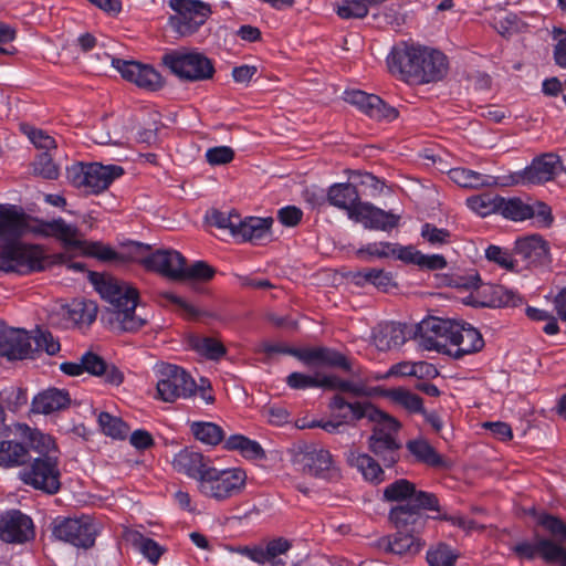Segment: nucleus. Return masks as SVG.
Wrapping results in <instances>:
<instances>
[{
    "label": "nucleus",
    "mask_w": 566,
    "mask_h": 566,
    "mask_svg": "<svg viewBox=\"0 0 566 566\" xmlns=\"http://www.w3.org/2000/svg\"><path fill=\"white\" fill-rule=\"evenodd\" d=\"M538 523L555 538L566 541V524L562 520L552 515H542Z\"/></svg>",
    "instance_id": "obj_61"
},
{
    "label": "nucleus",
    "mask_w": 566,
    "mask_h": 566,
    "mask_svg": "<svg viewBox=\"0 0 566 566\" xmlns=\"http://www.w3.org/2000/svg\"><path fill=\"white\" fill-rule=\"evenodd\" d=\"M499 213L513 221H523L533 218L535 210L520 198L505 199L502 197Z\"/></svg>",
    "instance_id": "obj_43"
},
{
    "label": "nucleus",
    "mask_w": 566,
    "mask_h": 566,
    "mask_svg": "<svg viewBox=\"0 0 566 566\" xmlns=\"http://www.w3.org/2000/svg\"><path fill=\"white\" fill-rule=\"evenodd\" d=\"M409 452L420 462L430 467H440L443 464L442 457L424 439H415L407 442Z\"/></svg>",
    "instance_id": "obj_40"
},
{
    "label": "nucleus",
    "mask_w": 566,
    "mask_h": 566,
    "mask_svg": "<svg viewBox=\"0 0 566 566\" xmlns=\"http://www.w3.org/2000/svg\"><path fill=\"white\" fill-rule=\"evenodd\" d=\"M83 371H86L93 376H102L105 371L106 361L94 353H86L82 356Z\"/></svg>",
    "instance_id": "obj_64"
},
{
    "label": "nucleus",
    "mask_w": 566,
    "mask_h": 566,
    "mask_svg": "<svg viewBox=\"0 0 566 566\" xmlns=\"http://www.w3.org/2000/svg\"><path fill=\"white\" fill-rule=\"evenodd\" d=\"M273 223L272 218L240 217V224L234 230V238L242 241L255 242L266 238L270 234V228Z\"/></svg>",
    "instance_id": "obj_34"
},
{
    "label": "nucleus",
    "mask_w": 566,
    "mask_h": 566,
    "mask_svg": "<svg viewBox=\"0 0 566 566\" xmlns=\"http://www.w3.org/2000/svg\"><path fill=\"white\" fill-rule=\"evenodd\" d=\"M345 101L356 106L370 118L377 120H394L398 117V111L387 105L379 96L367 94L363 91L345 92Z\"/></svg>",
    "instance_id": "obj_20"
},
{
    "label": "nucleus",
    "mask_w": 566,
    "mask_h": 566,
    "mask_svg": "<svg viewBox=\"0 0 566 566\" xmlns=\"http://www.w3.org/2000/svg\"><path fill=\"white\" fill-rule=\"evenodd\" d=\"M156 376L157 398L165 402L190 398L197 391V384L193 378L177 365H158Z\"/></svg>",
    "instance_id": "obj_8"
},
{
    "label": "nucleus",
    "mask_w": 566,
    "mask_h": 566,
    "mask_svg": "<svg viewBox=\"0 0 566 566\" xmlns=\"http://www.w3.org/2000/svg\"><path fill=\"white\" fill-rule=\"evenodd\" d=\"M28 229V217L15 206L0 203V240L12 242Z\"/></svg>",
    "instance_id": "obj_29"
},
{
    "label": "nucleus",
    "mask_w": 566,
    "mask_h": 566,
    "mask_svg": "<svg viewBox=\"0 0 566 566\" xmlns=\"http://www.w3.org/2000/svg\"><path fill=\"white\" fill-rule=\"evenodd\" d=\"M19 475L25 484L49 494L56 493L61 486L57 460L52 455L35 458Z\"/></svg>",
    "instance_id": "obj_12"
},
{
    "label": "nucleus",
    "mask_w": 566,
    "mask_h": 566,
    "mask_svg": "<svg viewBox=\"0 0 566 566\" xmlns=\"http://www.w3.org/2000/svg\"><path fill=\"white\" fill-rule=\"evenodd\" d=\"M452 322L451 319L428 317L418 324L415 340L424 350H436L449 355L451 353Z\"/></svg>",
    "instance_id": "obj_13"
},
{
    "label": "nucleus",
    "mask_w": 566,
    "mask_h": 566,
    "mask_svg": "<svg viewBox=\"0 0 566 566\" xmlns=\"http://www.w3.org/2000/svg\"><path fill=\"white\" fill-rule=\"evenodd\" d=\"M370 402H349L342 395H335L329 401V409L335 412V420L318 423L317 426L329 433H337L340 427L345 424L355 423L360 419H350L349 416L353 413V406L355 405H369Z\"/></svg>",
    "instance_id": "obj_30"
},
{
    "label": "nucleus",
    "mask_w": 566,
    "mask_h": 566,
    "mask_svg": "<svg viewBox=\"0 0 566 566\" xmlns=\"http://www.w3.org/2000/svg\"><path fill=\"white\" fill-rule=\"evenodd\" d=\"M214 269L205 261H196L190 266L186 264L182 268V277L180 280H201L209 281L214 276Z\"/></svg>",
    "instance_id": "obj_54"
},
{
    "label": "nucleus",
    "mask_w": 566,
    "mask_h": 566,
    "mask_svg": "<svg viewBox=\"0 0 566 566\" xmlns=\"http://www.w3.org/2000/svg\"><path fill=\"white\" fill-rule=\"evenodd\" d=\"M190 430L197 440L209 446H217L224 439L222 428L213 422L196 421Z\"/></svg>",
    "instance_id": "obj_45"
},
{
    "label": "nucleus",
    "mask_w": 566,
    "mask_h": 566,
    "mask_svg": "<svg viewBox=\"0 0 566 566\" xmlns=\"http://www.w3.org/2000/svg\"><path fill=\"white\" fill-rule=\"evenodd\" d=\"M396 243L390 242H376L369 243L359 249L357 254L368 260V258H391L395 255Z\"/></svg>",
    "instance_id": "obj_56"
},
{
    "label": "nucleus",
    "mask_w": 566,
    "mask_h": 566,
    "mask_svg": "<svg viewBox=\"0 0 566 566\" xmlns=\"http://www.w3.org/2000/svg\"><path fill=\"white\" fill-rule=\"evenodd\" d=\"M406 339L405 326L399 323L381 324L373 333L375 346L382 352L401 346Z\"/></svg>",
    "instance_id": "obj_33"
},
{
    "label": "nucleus",
    "mask_w": 566,
    "mask_h": 566,
    "mask_svg": "<svg viewBox=\"0 0 566 566\" xmlns=\"http://www.w3.org/2000/svg\"><path fill=\"white\" fill-rule=\"evenodd\" d=\"M158 296L161 300H166L167 302L174 304L177 307V311L188 319H197L202 314V312L195 305L188 303L186 300L174 294L172 292H159Z\"/></svg>",
    "instance_id": "obj_53"
},
{
    "label": "nucleus",
    "mask_w": 566,
    "mask_h": 566,
    "mask_svg": "<svg viewBox=\"0 0 566 566\" xmlns=\"http://www.w3.org/2000/svg\"><path fill=\"white\" fill-rule=\"evenodd\" d=\"M327 375L316 373L315 375H305L302 373H292L287 376L286 382L293 389L324 388L326 389Z\"/></svg>",
    "instance_id": "obj_47"
},
{
    "label": "nucleus",
    "mask_w": 566,
    "mask_h": 566,
    "mask_svg": "<svg viewBox=\"0 0 566 566\" xmlns=\"http://www.w3.org/2000/svg\"><path fill=\"white\" fill-rule=\"evenodd\" d=\"M450 179L463 188H481L495 186L496 179L467 168H453L449 171Z\"/></svg>",
    "instance_id": "obj_38"
},
{
    "label": "nucleus",
    "mask_w": 566,
    "mask_h": 566,
    "mask_svg": "<svg viewBox=\"0 0 566 566\" xmlns=\"http://www.w3.org/2000/svg\"><path fill=\"white\" fill-rule=\"evenodd\" d=\"M24 133L36 148L48 151L56 147L55 139L41 129L28 127L24 128Z\"/></svg>",
    "instance_id": "obj_62"
},
{
    "label": "nucleus",
    "mask_w": 566,
    "mask_h": 566,
    "mask_svg": "<svg viewBox=\"0 0 566 566\" xmlns=\"http://www.w3.org/2000/svg\"><path fill=\"white\" fill-rule=\"evenodd\" d=\"M560 164L559 157L547 153L535 158L520 175L516 182L521 184H543L554 178L557 166Z\"/></svg>",
    "instance_id": "obj_26"
},
{
    "label": "nucleus",
    "mask_w": 566,
    "mask_h": 566,
    "mask_svg": "<svg viewBox=\"0 0 566 566\" xmlns=\"http://www.w3.org/2000/svg\"><path fill=\"white\" fill-rule=\"evenodd\" d=\"M172 465L178 472L197 480L198 484H200L202 475L206 474L205 472L211 468L207 464L202 453L189 449L178 452L174 458Z\"/></svg>",
    "instance_id": "obj_31"
},
{
    "label": "nucleus",
    "mask_w": 566,
    "mask_h": 566,
    "mask_svg": "<svg viewBox=\"0 0 566 566\" xmlns=\"http://www.w3.org/2000/svg\"><path fill=\"white\" fill-rule=\"evenodd\" d=\"M124 174V169L117 165L75 164L66 169L70 182L90 193H98Z\"/></svg>",
    "instance_id": "obj_7"
},
{
    "label": "nucleus",
    "mask_w": 566,
    "mask_h": 566,
    "mask_svg": "<svg viewBox=\"0 0 566 566\" xmlns=\"http://www.w3.org/2000/svg\"><path fill=\"white\" fill-rule=\"evenodd\" d=\"M112 66L120 73L124 80L140 88L155 92L164 86L163 76L150 65L114 57Z\"/></svg>",
    "instance_id": "obj_15"
},
{
    "label": "nucleus",
    "mask_w": 566,
    "mask_h": 566,
    "mask_svg": "<svg viewBox=\"0 0 566 566\" xmlns=\"http://www.w3.org/2000/svg\"><path fill=\"white\" fill-rule=\"evenodd\" d=\"M34 342L38 349L44 350L51 356L57 354L61 348L60 343L48 331L38 329Z\"/></svg>",
    "instance_id": "obj_63"
},
{
    "label": "nucleus",
    "mask_w": 566,
    "mask_h": 566,
    "mask_svg": "<svg viewBox=\"0 0 566 566\" xmlns=\"http://www.w3.org/2000/svg\"><path fill=\"white\" fill-rule=\"evenodd\" d=\"M386 502H396L389 511V521L395 527H405L411 524L416 530L424 528L428 516L422 511L440 512L439 500L436 494L419 491L415 483L407 479H399L388 484L382 492Z\"/></svg>",
    "instance_id": "obj_2"
},
{
    "label": "nucleus",
    "mask_w": 566,
    "mask_h": 566,
    "mask_svg": "<svg viewBox=\"0 0 566 566\" xmlns=\"http://www.w3.org/2000/svg\"><path fill=\"white\" fill-rule=\"evenodd\" d=\"M501 202L502 197L492 192L472 196L467 200L469 208L481 217L499 213Z\"/></svg>",
    "instance_id": "obj_44"
},
{
    "label": "nucleus",
    "mask_w": 566,
    "mask_h": 566,
    "mask_svg": "<svg viewBox=\"0 0 566 566\" xmlns=\"http://www.w3.org/2000/svg\"><path fill=\"white\" fill-rule=\"evenodd\" d=\"M34 233L43 237H53L59 240L63 247L72 251H81L86 244L80 230L70 223H66L62 218L52 221L40 222L34 229Z\"/></svg>",
    "instance_id": "obj_18"
},
{
    "label": "nucleus",
    "mask_w": 566,
    "mask_h": 566,
    "mask_svg": "<svg viewBox=\"0 0 566 566\" xmlns=\"http://www.w3.org/2000/svg\"><path fill=\"white\" fill-rule=\"evenodd\" d=\"M514 253L527 265H544L549 262L548 243L539 234L517 239Z\"/></svg>",
    "instance_id": "obj_25"
},
{
    "label": "nucleus",
    "mask_w": 566,
    "mask_h": 566,
    "mask_svg": "<svg viewBox=\"0 0 566 566\" xmlns=\"http://www.w3.org/2000/svg\"><path fill=\"white\" fill-rule=\"evenodd\" d=\"M349 219L361 223L367 229L388 231L398 226L400 217L360 201L355 209L350 210Z\"/></svg>",
    "instance_id": "obj_21"
},
{
    "label": "nucleus",
    "mask_w": 566,
    "mask_h": 566,
    "mask_svg": "<svg viewBox=\"0 0 566 566\" xmlns=\"http://www.w3.org/2000/svg\"><path fill=\"white\" fill-rule=\"evenodd\" d=\"M289 452L292 464L304 474L321 479L338 476L331 452L315 443L298 441Z\"/></svg>",
    "instance_id": "obj_5"
},
{
    "label": "nucleus",
    "mask_w": 566,
    "mask_h": 566,
    "mask_svg": "<svg viewBox=\"0 0 566 566\" xmlns=\"http://www.w3.org/2000/svg\"><path fill=\"white\" fill-rule=\"evenodd\" d=\"M88 279L109 304L108 324L113 331L135 333L148 323V317L137 312L139 294L134 286L104 273L90 272Z\"/></svg>",
    "instance_id": "obj_1"
},
{
    "label": "nucleus",
    "mask_w": 566,
    "mask_h": 566,
    "mask_svg": "<svg viewBox=\"0 0 566 566\" xmlns=\"http://www.w3.org/2000/svg\"><path fill=\"white\" fill-rule=\"evenodd\" d=\"M97 311L94 301L75 298L65 307V317L75 325H90L95 321Z\"/></svg>",
    "instance_id": "obj_37"
},
{
    "label": "nucleus",
    "mask_w": 566,
    "mask_h": 566,
    "mask_svg": "<svg viewBox=\"0 0 566 566\" xmlns=\"http://www.w3.org/2000/svg\"><path fill=\"white\" fill-rule=\"evenodd\" d=\"M346 461L349 467L357 469L366 481L378 484L385 480L384 470L369 454L349 449L346 452Z\"/></svg>",
    "instance_id": "obj_32"
},
{
    "label": "nucleus",
    "mask_w": 566,
    "mask_h": 566,
    "mask_svg": "<svg viewBox=\"0 0 566 566\" xmlns=\"http://www.w3.org/2000/svg\"><path fill=\"white\" fill-rule=\"evenodd\" d=\"M485 256L489 261L496 263L505 270H514L515 261L507 250H504L497 245H490L485 250Z\"/></svg>",
    "instance_id": "obj_59"
},
{
    "label": "nucleus",
    "mask_w": 566,
    "mask_h": 566,
    "mask_svg": "<svg viewBox=\"0 0 566 566\" xmlns=\"http://www.w3.org/2000/svg\"><path fill=\"white\" fill-rule=\"evenodd\" d=\"M34 537L32 520L18 510L0 515V539L6 543L22 544Z\"/></svg>",
    "instance_id": "obj_16"
},
{
    "label": "nucleus",
    "mask_w": 566,
    "mask_h": 566,
    "mask_svg": "<svg viewBox=\"0 0 566 566\" xmlns=\"http://www.w3.org/2000/svg\"><path fill=\"white\" fill-rule=\"evenodd\" d=\"M98 423L105 434L115 439L124 438L128 431V428L119 418L108 412L99 413Z\"/></svg>",
    "instance_id": "obj_51"
},
{
    "label": "nucleus",
    "mask_w": 566,
    "mask_h": 566,
    "mask_svg": "<svg viewBox=\"0 0 566 566\" xmlns=\"http://www.w3.org/2000/svg\"><path fill=\"white\" fill-rule=\"evenodd\" d=\"M140 262L147 270L158 272L172 280H180L186 259L176 250H157L143 258Z\"/></svg>",
    "instance_id": "obj_22"
},
{
    "label": "nucleus",
    "mask_w": 566,
    "mask_h": 566,
    "mask_svg": "<svg viewBox=\"0 0 566 566\" xmlns=\"http://www.w3.org/2000/svg\"><path fill=\"white\" fill-rule=\"evenodd\" d=\"M233 158L234 150L229 146H217L206 151V159L211 166L229 164Z\"/></svg>",
    "instance_id": "obj_60"
},
{
    "label": "nucleus",
    "mask_w": 566,
    "mask_h": 566,
    "mask_svg": "<svg viewBox=\"0 0 566 566\" xmlns=\"http://www.w3.org/2000/svg\"><path fill=\"white\" fill-rule=\"evenodd\" d=\"M327 199L332 206L346 210L348 216L350 210L360 202L357 188L353 184L333 185L328 190Z\"/></svg>",
    "instance_id": "obj_36"
},
{
    "label": "nucleus",
    "mask_w": 566,
    "mask_h": 566,
    "mask_svg": "<svg viewBox=\"0 0 566 566\" xmlns=\"http://www.w3.org/2000/svg\"><path fill=\"white\" fill-rule=\"evenodd\" d=\"M423 46L407 44L401 42L394 46L387 57L389 72L407 83H415V78L420 74L418 64L421 57Z\"/></svg>",
    "instance_id": "obj_14"
},
{
    "label": "nucleus",
    "mask_w": 566,
    "mask_h": 566,
    "mask_svg": "<svg viewBox=\"0 0 566 566\" xmlns=\"http://www.w3.org/2000/svg\"><path fill=\"white\" fill-rule=\"evenodd\" d=\"M169 6L176 12L169 24L179 36L196 33L211 14L210 6L200 0H170Z\"/></svg>",
    "instance_id": "obj_10"
},
{
    "label": "nucleus",
    "mask_w": 566,
    "mask_h": 566,
    "mask_svg": "<svg viewBox=\"0 0 566 566\" xmlns=\"http://www.w3.org/2000/svg\"><path fill=\"white\" fill-rule=\"evenodd\" d=\"M81 252L95 256L102 261H117L120 260L117 252H115L111 247L104 245L101 242H87L84 248L81 249Z\"/></svg>",
    "instance_id": "obj_58"
},
{
    "label": "nucleus",
    "mask_w": 566,
    "mask_h": 566,
    "mask_svg": "<svg viewBox=\"0 0 566 566\" xmlns=\"http://www.w3.org/2000/svg\"><path fill=\"white\" fill-rule=\"evenodd\" d=\"M450 346L451 348L449 356L459 359L465 355H470L481 350L484 346V340L481 333L464 322H452Z\"/></svg>",
    "instance_id": "obj_17"
},
{
    "label": "nucleus",
    "mask_w": 566,
    "mask_h": 566,
    "mask_svg": "<svg viewBox=\"0 0 566 566\" xmlns=\"http://www.w3.org/2000/svg\"><path fill=\"white\" fill-rule=\"evenodd\" d=\"M44 251L40 245L12 241L0 247V272L28 274L44 269Z\"/></svg>",
    "instance_id": "obj_6"
},
{
    "label": "nucleus",
    "mask_w": 566,
    "mask_h": 566,
    "mask_svg": "<svg viewBox=\"0 0 566 566\" xmlns=\"http://www.w3.org/2000/svg\"><path fill=\"white\" fill-rule=\"evenodd\" d=\"M421 237L430 245L441 247L451 242L452 234L444 228H437L434 224L427 222L421 227Z\"/></svg>",
    "instance_id": "obj_52"
},
{
    "label": "nucleus",
    "mask_w": 566,
    "mask_h": 566,
    "mask_svg": "<svg viewBox=\"0 0 566 566\" xmlns=\"http://www.w3.org/2000/svg\"><path fill=\"white\" fill-rule=\"evenodd\" d=\"M291 547L292 543L289 539L279 537L268 542L264 548L244 546L237 549L231 548V551L238 552L258 564L269 563L271 566H279L283 564L281 556L285 555Z\"/></svg>",
    "instance_id": "obj_24"
},
{
    "label": "nucleus",
    "mask_w": 566,
    "mask_h": 566,
    "mask_svg": "<svg viewBox=\"0 0 566 566\" xmlns=\"http://www.w3.org/2000/svg\"><path fill=\"white\" fill-rule=\"evenodd\" d=\"M325 384L326 389L338 390L339 392L348 394L353 397L367 395V388L361 382L344 380L334 375H327Z\"/></svg>",
    "instance_id": "obj_49"
},
{
    "label": "nucleus",
    "mask_w": 566,
    "mask_h": 566,
    "mask_svg": "<svg viewBox=\"0 0 566 566\" xmlns=\"http://www.w3.org/2000/svg\"><path fill=\"white\" fill-rule=\"evenodd\" d=\"M35 175L44 179H56L59 177V167L53 163L48 151L40 154L33 163Z\"/></svg>",
    "instance_id": "obj_55"
},
{
    "label": "nucleus",
    "mask_w": 566,
    "mask_h": 566,
    "mask_svg": "<svg viewBox=\"0 0 566 566\" xmlns=\"http://www.w3.org/2000/svg\"><path fill=\"white\" fill-rule=\"evenodd\" d=\"M387 397L410 412H421L423 409L422 398L410 390L403 388L391 389L387 392Z\"/></svg>",
    "instance_id": "obj_46"
},
{
    "label": "nucleus",
    "mask_w": 566,
    "mask_h": 566,
    "mask_svg": "<svg viewBox=\"0 0 566 566\" xmlns=\"http://www.w3.org/2000/svg\"><path fill=\"white\" fill-rule=\"evenodd\" d=\"M192 346L197 353L211 360H218L227 353L223 344L212 337H198L193 339Z\"/></svg>",
    "instance_id": "obj_48"
},
{
    "label": "nucleus",
    "mask_w": 566,
    "mask_h": 566,
    "mask_svg": "<svg viewBox=\"0 0 566 566\" xmlns=\"http://www.w3.org/2000/svg\"><path fill=\"white\" fill-rule=\"evenodd\" d=\"M457 556L447 545H439L427 553V560L430 566H454Z\"/></svg>",
    "instance_id": "obj_57"
},
{
    "label": "nucleus",
    "mask_w": 566,
    "mask_h": 566,
    "mask_svg": "<svg viewBox=\"0 0 566 566\" xmlns=\"http://www.w3.org/2000/svg\"><path fill=\"white\" fill-rule=\"evenodd\" d=\"M29 458V451L23 444L14 441L0 442V465H21L24 464Z\"/></svg>",
    "instance_id": "obj_42"
},
{
    "label": "nucleus",
    "mask_w": 566,
    "mask_h": 566,
    "mask_svg": "<svg viewBox=\"0 0 566 566\" xmlns=\"http://www.w3.org/2000/svg\"><path fill=\"white\" fill-rule=\"evenodd\" d=\"M350 419H368L375 422L373 434L368 439L369 450L378 457L386 467H392L399 460L401 444L396 434L399 423L396 419L377 409L373 403L353 406Z\"/></svg>",
    "instance_id": "obj_3"
},
{
    "label": "nucleus",
    "mask_w": 566,
    "mask_h": 566,
    "mask_svg": "<svg viewBox=\"0 0 566 566\" xmlns=\"http://www.w3.org/2000/svg\"><path fill=\"white\" fill-rule=\"evenodd\" d=\"M357 283H369L381 292H389L396 287L392 275L380 269H364L355 274Z\"/></svg>",
    "instance_id": "obj_41"
},
{
    "label": "nucleus",
    "mask_w": 566,
    "mask_h": 566,
    "mask_svg": "<svg viewBox=\"0 0 566 566\" xmlns=\"http://www.w3.org/2000/svg\"><path fill=\"white\" fill-rule=\"evenodd\" d=\"M126 538L135 546L151 564H157L164 553L163 547L154 539L145 537L140 532L127 530Z\"/></svg>",
    "instance_id": "obj_39"
},
{
    "label": "nucleus",
    "mask_w": 566,
    "mask_h": 566,
    "mask_svg": "<svg viewBox=\"0 0 566 566\" xmlns=\"http://www.w3.org/2000/svg\"><path fill=\"white\" fill-rule=\"evenodd\" d=\"M210 226L217 227L220 230H227L233 237L234 230L240 224V216L235 212H222L219 210L210 211L206 217Z\"/></svg>",
    "instance_id": "obj_50"
},
{
    "label": "nucleus",
    "mask_w": 566,
    "mask_h": 566,
    "mask_svg": "<svg viewBox=\"0 0 566 566\" xmlns=\"http://www.w3.org/2000/svg\"><path fill=\"white\" fill-rule=\"evenodd\" d=\"M32 353L31 338L20 329L0 331V356L9 359H24Z\"/></svg>",
    "instance_id": "obj_28"
},
{
    "label": "nucleus",
    "mask_w": 566,
    "mask_h": 566,
    "mask_svg": "<svg viewBox=\"0 0 566 566\" xmlns=\"http://www.w3.org/2000/svg\"><path fill=\"white\" fill-rule=\"evenodd\" d=\"M397 532L391 536L382 537L379 546L397 555H416L424 546L419 534L424 528H415L411 524L405 527H395Z\"/></svg>",
    "instance_id": "obj_19"
},
{
    "label": "nucleus",
    "mask_w": 566,
    "mask_h": 566,
    "mask_svg": "<svg viewBox=\"0 0 566 566\" xmlns=\"http://www.w3.org/2000/svg\"><path fill=\"white\" fill-rule=\"evenodd\" d=\"M69 403L70 396L66 391L52 388L34 397L32 401V411L35 413L49 415L65 408Z\"/></svg>",
    "instance_id": "obj_35"
},
{
    "label": "nucleus",
    "mask_w": 566,
    "mask_h": 566,
    "mask_svg": "<svg viewBox=\"0 0 566 566\" xmlns=\"http://www.w3.org/2000/svg\"><path fill=\"white\" fill-rule=\"evenodd\" d=\"M205 473L200 484L197 485L198 491L205 497L216 502H224L238 496L247 486L248 475L240 468L219 470L212 467Z\"/></svg>",
    "instance_id": "obj_4"
},
{
    "label": "nucleus",
    "mask_w": 566,
    "mask_h": 566,
    "mask_svg": "<svg viewBox=\"0 0 566 566\" xmlns=\"http://www.w3.org/2000/svg\"><path fill=\"white\" fill-rule=\"evenodd\" d=\"M163 63L179 78L190 82L212 78V61L198 51H172L163 56Z\"/></svg>",
    "instance_id": "obj_9"
},
{
    "label": "nucleus",
    "mask_w": 566,
    "mask_h": 566,
    "mask_svg": "<svg viewBox=\"0 0 566 566\" xmlns=\"http://www.w3.org/2000/svg\"><path fill=\"white\" fill-rule=\"evenodd\" d=\"M53 536L76 547L90 548L95 543L97 528L88 515L56 518L53 522Z\"/></svg>",
    "instance_id": "obj_11"
},
{
    "label": "nucleus",
    "mask_w": 566,
    "mask_h": 566,
    "mask_svg": "<svg viewBox=\"0 0 566 566\" xmlns=\"http://www.w3.org/2000/svg\"><path fill=\"white\" fill-rule=\"evenodd\" d=\"M291 355L307 366H331L349 369V364L344 355L327 347H310L291 352Z\"/></svg>",
    "instance_id": "obj_27"
},
{
    "label": "nucleus",
    "mask_w": 566,
    "mask_h": 566,
    "mask_svg": "<svg viewBox=\"0 0 566 566\" xmlns=\"http://www.w3.org/2000/svg\"><path fill=\"white\" fill-rule=\"evenodd\" d=\"M418 70L420 74L416 76L413 84L441 81L448 72L447 56L438 50L423 46Z\"/></svg>",
    "instance_id": "obj_23"
}]
</instances>
